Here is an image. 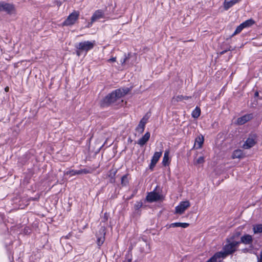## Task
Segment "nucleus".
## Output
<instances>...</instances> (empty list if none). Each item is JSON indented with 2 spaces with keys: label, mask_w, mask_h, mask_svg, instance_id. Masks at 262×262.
<instances>
[{
  "label": "nucleus",
  "mask_w": 262,
  "mask_h": 262,
  "mask_svg": "<svg viewBox=\"0 0 262 262\" xmlns=\"http://www.w3.org/2000/svg\"><path fill=\"white\" fill-rule=\"evenodd\" d=\"M190 203L189 201H182L176 207L174 213L181 215L183 214L185 211L190 207Z\"/></svg>",
  "instance_id": "obj_2"
},
{
  "label": "nucleus",
  "mask_w": 262,
  "mask_h": 262,
  "mask_svg": "<svg viewBox=\"0 0 262 262\" xmlns=\"http://www.w3.org/2000/svg\"><path fill=\"white\" fill-rule=\"evenodd\" d=\"M237 242H233L226 245L224 248V251L227 255L232 254L236 251V247L237 246Z\"/></svg>",
  "instance_id": "obj_8"
},
{
  "label": "nucleus",
  "mask_w": 262,
  "mask_h": 262,
  "mask_svg": "<svg viewBox=\"0 0 262 262\" xmlns=\"http://www.w3.org/2000/svg\"><path fill=\"white\" fill-rule=\"evenodd\" d=\"M119 89L120 90V91L123 96L129 94L131 91V88H127V87L121 88H119Z\"/></svg>",
  "instance_id": "obj_24"
},
{
  "label": "nucleus",
  "mask_w": 262,
  "mask_h": 262,
  "mask_svg": "<svg viewBox=\"0 0 262 262\" xmlns=\"http://www.w3.org/2000/svg\"><path fill=\"white\" fill-rule=\"evenodd\" d=\"M227 256L226 253L223 250L222 251L216 252L212 257L216 262L217 260L220 258H223Z\"/></svg>",
  "instance_id": "obj_19"
},
{
  "label": "nucleus",
  "mask_w": 262,
  "mask_h": 262,
  "mask_svg": "<svg viewBox=\"0 0 262 262\" xmlns=\"http://www.w3.org/2000/svg\"><path fill=\"white\" fill-rule=\"evenodd\" d=\"M150 138L149 133H146L144 136H143L140 140H139L138 143L142 146L144 145Z\"/></svg>",
  "instance_id": "obj_20"
},
{
  "label": "nucleus",
  "mask_w": 262,
  "mask_h": 262,
  "mask_svg": "<svg viewBox=\"0 0 262 262\" xmlns=\"http://www.w3.org/2000/svg\"><path fill=\"white\" fill-rule=\"evenodd\" d=\"M127 180V177L124 176L122 178V184H125V182Z\"/></svg>",
  "instance_id": "obj_28"
},
{
  "label": "nucleus",
  "mask_w": 262,
  "mask_h": 262,
  "mask_svg": "<svg viewBox=\"0 0 262 262\" xmlns=\"http://www.w3.org/2000/svg\"><path fill=\"white\" fill-rule=\"evenodd\" d=\"M204 142V137L202 135H200L196 137L194 141L193 148L195 149H200L203 147Z\"/></svg>",
  "instance_id": "obj_10"
},
{
  "label": "nucleus",
  "mask_w": 262,
  "mask_h": 262,
  "mask_svg": "<svg viewBox=\"0 0 262 262\" xmlns=\"http://www.w3.org/2000/svg\"><path fill=\"white\" fill-rule=\"evenodd\" d=\"M113 92L114 93V94H115V95L116 96L118 99L123 97L120 90L119 89H116V90L113 91Z\"/></svg>",
  "instance_id": "obj_25"
},
{
  "label": "nucleus",
  "mask_w": 262,
  "mask_h": 262,
  "mask_svg": "<svg viewBox=\"0 0 262 262\" xmlns=\"http://www.w3.org/2000/svg\"><path fill=\"white\" fill-rule=\"evenodd\" d=\"M109 61L111 62H115L116 61V58L115 57H112L109 59Z\"/></svg>",
  "instance_id": "obj_29"
},
{
  "label": "nucleus",
  "mask_w": 262,
  "mask_h": 262,
  "mask_svg": "<svg viewBox=\"0 0 262 262\" xmlns=\"http://www.w3.org/2000/svg\"><path fill=\"white\" fill-rule=\"evenodd\" d=\"M258 262H262V252L260 253L259 259H258Z\"/></svg>",
  "instance_id": "obj_30"
},
{
  "label": "nucleus",
  "mask_w": 262,
  "mask_h": 262,
  "mask_svg": "<svg viewBox=\"0 0 262 262\" xmlns=\"http://www.w3.org/2000/svg\"><path fill=\"white\" fill-rule=\"evenodd\" d=\"M178 98H182V96H178Z\"/></svg>",
  "instance_id": "obj_33"
},
{
  "label": "nucleus",
  "mask_w": 262,
  "mask_h": 262,
  "mask_svg": "<svg viewBox=\"0 0 262 262\" xmlns=\"http://www.w3.org/2000/svg\"><path fill=\"white\" fill-rule=\"evenodd\" d=\"M255 24V21L253 19H249L239 25L236 28L233 35H236L240 33L244 28L251 27Z\"/></svg>",
  "instance_id": "obj_4"
},
{
  "label": "nucleus",
  "mask_w": 262,
  "mask_h": 262,
  "mask_svg": "<svg viewBox=\"0 0 262 262\" xmlns=\"http://www.w3.org/2000/svg\"><path fill=\"white\" fill-rule=\"evenodd\" d=\"M125 59H124V61H123V63H124V62H125Z\"/></svg>",
  "instance_id": "obj_35"
},
{
  "label": "nucleus",
  "mask_w": 262,
  "mask_h": 262,
  "mask_svg": "<svg viewBox=\"0 0 262 262\" xmlns=\"http://www.w3.org/2000/svg\"><path fill=\"white\" fill-rule=\"evenodd\" d=\"M201 109L199 107H196L195 108L192 112L191 115L194 119L198 118L201 115Z\"/></svg>",
  "instance_id": "obj_22"
},
{
  "label": "nucleus",
  "mask_w": 262,
  "mask_h": 262,
  "mask_svg": "<svg viewBox=\"0 0 262 262\" xmlns=\"http://www.w3.org/2000/svg\"><path fill=\"white\" fill-rule=\"evenodd\" d=\"M241 242L245 244H251L253 241L252 236L250 235L247 234L241 237Z\"/></svg>",
  "instance_id": "obj_15"
},
{
  "label": "nucleus",
  "mask_w": 262,
  "mask_h": 262,
  "mask_svg": "<svg viewBox=\"0 0 262 262\" xmlns=\"http://www.w3.org/2000/svg\"><path fill=\"white\" fill-rule=\"evenodd\" d=\"M5 90L6 92H8L9 91V88L8 87H6L5 89Z\"/></svg>",
  "instance_id": "obj_32"
},
{
  "label": "nucleus",
  "mask_w": 262,
  "mask_h": 262,
  "mask_svg": "<svg viewBox=\"0 0 262 262\" xmlns=\"http://www.w3.org/2000/svg\"><path fill=\"white\" fill-rule=\"evenodd\" d=\"M147 122V118H143L141 121H140L139 125L137 127V130L142 133L143 132L144 129V127Z\"/></svg>",
  "instance_id": "obj_16"
},
{
  "label": "nucleus",
  "mask_w": 262,
  "mask_h": 262,
  "mask_svg": "<svg viewBox=\"0 0 262 262\" xmlns=\"http://www.w3.org/2000/svg\"><path fill=\"white\" fill-rule=\"evenodd\" d=\"M77 55L79 56V51H77Z\"/></svg>",
  "instance_id": "obj_34"
},
{
  "label": "nucleus",
  "mask_w": 262,
  "mask_h": 262,
  "mask_svg": "<svg viewBox=\"0 0 262 262\" xmlns=\"http://www.w3.org/2000/svg\"><path fill=\"white\" fill-rule=\"evenodd\" d=\"M104 241V237L103 236H102L98 238V241H97V243L99 245H101L103 244Z\"/></svg>",
  "instance_id": "obj_26"
},
{
  "label": "nucleus",
  "mask_w": 262,
  "mask_h": 262,
  "mask_svg": "<svg viewBox=\"0 0 262 262\" xmlns=\"http://www.w3.org/2000/svg\"><path fill=\"white\" fill-rule=\"evenodd\" d=\"M5 11L8 14H12L16 12L15 6L9 3H1L0 11Z\"/></svg>",
  "instance_id": "obj_3"
},
{
  "label": "nucleus",
  "mask_w": 262,
  "mask_h": 262,
  "mask_svg": "<svg viewBox=\"0 0 262 262\" xmlns=\"http://www.w3.org/2000/svg\"><path fill=\"white\" fill-rule=\"evenodd\" d=\"M79 16V12L74 11L71 13L65 21L63 23V26H68L74 24L77 20Z\"/></svg>",
  "instance_id": "obj_1"
},
{
  "label": "nucleus",
  "mask_w": 262,
  "mask_h": 262,
  "mask_svg": "<svg viewBox=\"0 0 262 262\" xmlns=\"http://www.w3.org/2000/svg\"><path fill=\"white\" fill-rule=\"evenodd\" d=\"M163 199L164 196L162 194L155 191L148 193L146 196V200L149 202L161 201Z\"/></svg>",
  "instance_id": "obj_5"
},
{
  "label": "nucleus",
  "mask_w": 262,
  "mask_h": 262,
  "mask_svg": "<svg viewBox=\"0 0 262 262\" xmlns=\"http://www.w3.org/2000/svg\"><path fill=\"white\" fill-rule=\"evenodd\" d=\"M252 118L253 115L252 114H246L238 118L236 120L235 123L238 125H243L252 120Z\"/></svg>",
  "instance_id": "obj_9"
},
{
  "label": "nucleus",
  "mask_w": 262,
  "mask_h": 262,
  "mask_svg": "<svg viewBox=\"0 0 262 262\" xmlns=\"http://www.w3.org/2000/svg\"><path fill=\"white\" fill-rule=\"evenodd\" d=\"M206 262H216L211 257L208 261Z\"/></svg>",
  "instance_id": "obj_31"
},
{
  "label": "nucleus",
  "mask_w": 262,
  "mask_h": 262,
  "mask_svg": "<svg viewBox=\"0 0 262 262\" xmlns=\"http://www.w3.org/2000/svg\"><path fill=\"white\" fill-rule=\"evenodd\" d=\"M189 226V224L187 223H173L169 225L170 228L181 227L186 228Z\"/></svg>",
  "instance_id": "obj_18"
},
{
  "label": "nucleus",
  "mask_w": 262,
  "mask_h": 262,
  "mask_svg": "<svg viewBox=\"0 0 262 262\" xmlns=\"http://www.w3.org/2000/svg\"><path fill=\"white\" fill-rule=\"evenodd\" d=\"M162 155V152H156L154 153V156L152 157L151 163L149 165V168L152 170L154 167L155 166L156 164L159 161L160 158Z\"/></svg>",
  "instance_id": "obj_11"
},
{
  "label": "nucleus",
  "mask_w": 262,
  "mask_h": 262,
  "mask_svg": "<svg viewBox=\"0 0 262 262\" xmlns=\"http://www.w3.org/2000/svg\"><path fill=\"white\" fill-rule=\"evenodd\" d=\"M256 137L255 136H250L245 142L243 147L245 149H249L253 147L256 144Z\"/></svg>",
  "instance_id": "obj_7"
},
{
  "label": "nucleus",
  "mask_w": 262,
  "mask_h": 262,
  "mask_svg": "<svg viewBox=\"0 0 262 262\" xmlns=\"http://www.w3.org/2000/svg\"><path fill=\"white\" fill-rule=\"evenodd\" d=\"M94 44L92 42L89 41H85L81 42L79 45V50L82 51H88L93 47Z\"/></svg>",
  "instance_id": "obj_12"
},
{
  "label": "nucleus",
  "mask_w": 262,
  "mask_h": 262,
  "mask_svg": "<svg viewBox=\"0 0 262 262\" xmlns=\"http://www.w3.org/2000/svg\"><path fill=\"white\" fill-rule=\"evenodd\" d=\"M117 100L118 99L112 92L103 98L102 100V104L103 105H110L115 103Z\"/></svg>",
  "instance_id": "obj_6"
},
{
  "label": "nucleus",
  "mask_w": 262,
  "mask_h": 262,
  "mask_svg": "<svg viewBox=\"0 0 262 262\" xmlns=\"http://www.w3.org/2000/svg\"><path fill=\"white\" fill-rule=\"evenodd\" d=\"M103 14L101 11H97L95 12L93 16L92 17V21H95L97 19H99L103 17Z\"/></svg>",
  "instance_id": "obj_23"
},
{
  "label": "nucleus",
  "mask_w": 262,
  "mask_h": 262,
  "mask_svg": "<svg viewBox=\"0 0 262 262\" xmlns=\"http://www.w3.org/2000/svg\"><path fill=\"white\" fill-rule=\"evenodd\" d=\"M204 162V158L203 157H200L197 160H196V163L197 164H202Z\"/></svg>",
  "instance_id": "obj_27"
},
{
  "label": "nucleus",
  "mask_w": 262,
  "mask_h": 262,
  "mask_svg": "<svg viewBox=\"0 0 262 262\" xmlns=\"http://www.w3.org/2000/svg\"><path fill=\"white\" fill-rule=\"evenodd\" d=\"M245 155L243 151L241 149L235 150L232 154V158L233 159H241L244 158Z\"/></svg>",
  "instance_id": "obj_14"
},
{
  "label": "nucleus",
  "mask_w": 262,
  "mask_h": 262,
  "mask_svg": "<svg viewBox=\"0 0 262 262\" xmlns=\"http://www.w3.org/2000/svg\"><path fill=\"white\" fill-rule=\"evenodd\" d=\"M238 2V0H225L224 3V8L227 10Z\"/></svg>",
  "instance_id": "obj_17"
},
{
  "label": "nucleus",
  "mask_w": 262,
  "mask_h": 262,
  "mask_svg": "<svg viewBox=\"0 0 262 262\" xmlns=\"http://www.w3.org/2000/svg\"><path fill=\"white\" fill-rule=\"evenodd\" d=\"M252 230L254 234H259L262 233V224H254L252 226Z\"/></svg>",
  "instance_id": "obj_21"
},
{
  "label": "nucleus",
  "mask_w": 262,
  "mask_h": 262,
  "mask_svg": "<svg viewBox=\"0 0 262 262\" xmlns=\"http://www.w3.org/2000/svg\"><path fill=\"white\" fill-rule=\"evenodd\" d=\"M169 150H166L165 151L164 156L162 159V164L164 166H168L170 164L169 162Z\"/></svg>",
  "instance_id": "obj_13"
}]
</instances>
